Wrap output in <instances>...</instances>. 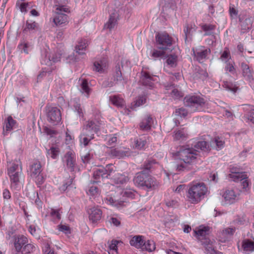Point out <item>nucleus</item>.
Masks as SVG:
<instances>
[{
    "mask_svg": "<svg viewBox=\"0 0 254 254\" xmlns=\"http://www.w3.org/2000/svg\"><path fill=\"white\" fill-rule=\"evenodd\" d=\"M199 150L206 153L208 152L210 150L209 143L205 141H198L194 145V148L186 146L181 147L177 152V155L183 162L176 165L177 171L196 172L198 169L196 165L197 152Z\"/></svg>",
    "mask_w": 254,
    "mask_h": 254,
    "instance_id": "1",
    "label": "nucleus"
},
{
    "mask_svg": "<svg viewBox=\"0 0 254 254\" xmlns=\"http://www.w3.org/2000/svg\"><path fill=\"white\" fill-rule=\"evenodd\" d=\"M173 39L168 33H156L155 47L150 52V57L154 61L161 60L170 53L173 48Z\"/></svg>",
    "mask_w": 254,
    "mask_h": 254,
    "instance_id": "2",
    "label": "nucleus"
},
{
    "mask_svg": "<svg viewBox=\"0 0 254 254\" xmlns=\"http://www.w3.org/2000/svg\"><path fill=\"white\" fill-rule=\"evenodd\" d=\"M153 161H148L143 164L142 171L136 173L133 179L134 183L138 187L147 191L154 189L156 182L150 175V169L152 167Z\"/></svg>",
    "mask_w": 254,
    "mask_h": 254,
    "instance_id": "3",
    "label": "nucleus"
},
{
    "mask_svg": "<svg viewBox=\"0 0 254 254\" xmlns=\"http://www.w3.org/2000/svg\"><path fill=\"white\" fill-rule=\"evenodd\" d=\"M101 123L96 119L89 120L83 126L82 131L79 135L81 144L86 146L91 144V141L100 129Z\"/></svg>",
    "mask_w": 254,
    "mask_h": 254,
    "instance_id": "4",
    "label": "nucleus"
},
{
    "mask_svg": "<svg viewBox=\"0 0 254 254\" xmlns=\"http://www.w3.org/2000/svg\"><path fill=\"white\" fill-rule=\"evenodd\" d=\"M193 236L203 245L207 251L210 254H217L218 251L212 247L209 238L210 233V227L208 226L200 225L193 230Z\"/></svg>",
    "mask_w": 254,
    "mask_h": 254,
    "instance_id": "5",
    "label": "nucleus"
},
{
    "mask_svg": "<svg viewBox=\"0 0 254 254\" xmlns=\"http://www.w3.org/2000/svg\"><path fill=\"white\" fill-rule=\"evenodd\" d=\"M207 192V188L203 183L191 185L188 190L187 196L188 200L193 204L200 202Z\"/></svg>",
    "mask_w": 254,
    "mask_h": 254,
    "instance_id": "6",
    "label": "nucleus"
},
{
    "mask_svg": "<svg viewBox=\"0 0 254 254\" xmlns=\"http://www.w3.org/2000/svg\"><path fill=\"white\" fill-rule=\"evenodd\" d=\"M184 103L186 107L190 109L191 112L202 111L206 106L205 100L198 95L186 96L184 99Z\"/></svg>",
    "mask_w": 254,
    "mask_h": 254,
    "instance_id": "7",
    "label": "nucleus"
},
{
    "mask_svg": "<svg viewBox=\"0 0 254 254\" xmlns=\"http://www.w3.org/2000/svg\"><path fill=\"white\" fill-rule=\"evenodd\" d=\"M65 49L62 43H58L57 47L54 49L53 52L49 56L46 55L45 58L41 61V64L50 66L52 62H59L62 57L64 58Z\"/></svg>",
    "mask_w": 254,
    "mask_h": 254,
    "instance_id": "8",
    "label": "nucleus"
},
{
    "mask_svg": "<svg viewBox=\"0 0 254 254\" xmlns=\"http://www.w3.org/2000/svg\"><path fill=\"white\" fill-rule=\"evenodd\" d=\"M46 116L48 121L53 125H57L62 120L61 111L56 107H47Z\"/></svg>",
    "mask_w": 254,
    "mask_h": 254,
    "instance_id": "9",
    "label": "nucleus"
},
{
    "mask_svg": "<svg viewBox=\"0 0 254 254\" xmlns=\"http://www.w3.org/2000/svg\"><path fill=\"white\" fill-rule=\"evenodd\" d=\"M21 168L18 164L13 163L8 169V175L10 178L11 187L16 188L19 182Z\"/></svg>",
    "mask_w": 254,
    "mask_h": 254,
    "instance_id": "10",
    "label": "nucleus"
},
{
    "mask_svg": "<svg viewBox=\"0 0 254 254\" xmlns=\"http://www.w3.org/2000/svg\"><path fill=\"white\" fill-rule=\"evenodd\" d=\"M28 243V239L22 235H17L13 237L14 249L12 250V254H23L21 251L25 245Z\"/></svg>",
    "mask_w": 254,
    "mask_h": 254,
    "instance_id": "11",
    "label": "nucleus"
},
{
    "mask_svg": "<svg viewBox=\"0 0 254 254\" xmlns=\"http://www.w3.org/2000/svg\"><path fill=\"white\" fill-rule=\"evenodd\" d=\"M123 198L118 199H114L112 196L108 195L104 198L105 202L109 204L115 206L117 208H121L126 206V200L127 199V191H124L122 193Z\"/></svg>",
    "mask_w": 254,
    "mask_h": 254,
    "instance_id": "12",
    "label": "nucleus"
},
{
    "mask_svg": "<svg viewBox=\"0 0 254 254\" xmlns=\"http://www.w3.org/2000/svg\"><path fill=\"white\" fill-rule=\"evenodd\" d=\"M147 143V137L146 136H139L131 138L130 146L132 149L141 150H144Z\"/></svg>",
    "mask_w": 254,
    "mask_h": 254,
    "instance_id": "13",
    "label": "nucleus"
},
{
    "mask_svg": "<svg viewBox=\"0 0 254 254\" xmlns=\"http://www.w3.org/2000/svg\"><path fill=\"white\" fill-rule=\"evenodd\" d=\"M64 162L65 163L66 169L70 172H74L76 168L75 156L71 151L65 153L63 158Z\"/></svg>",
    "mask_w": 254,
    "mask_h": 254,
    "instance_id": "14",
    "label": "nucleus"
},
{
    "mask_svg": "<svg viewBox=\"0 0 254 254\" xmlns=\"http://www.w3.org/2000/svg\"><path fill=\"white\" fill-rule=\"evenodd\" d=\"M192 55L197 61L202 63L206 58L208 54L210 53L209 49H205L204 47H199L192 49Z\"/></svg>",
    "mask_w": 254,
    "mask_h": 254,
    "instance_id": "15",
    "label": "nucleus"
},
{
    "mask_svg": "<svg viewBox=\"0 0 254 254\" xmlns=\"http://www.w3.org/2000/svg\"><path fill=\"white\" fill-rule=\"evenodd\" d=\"M156 76L151 74L149 72L142 70L140 78V83L145 86L152 88L154 86L153 82L155 80Z\"/></svg>",
    "mask_w": 254,
    "mask_h": 254,
    "instance_id": "16",
    "label": "nucleus"
},
{
    "mask_svg": "<svg viewBox=\"0 0 254 254\" xmlns=\"http://www.w3.org/2000/svg\"><path fill=\"white\" fill-rule=\"evenodd\" d=\"M240 67L242 70V75L245 80L248 81L250 83L254 82V70L252 67L245 62H242L240 64Z\"/></svg>",
    "mask_w": 254,
    "mask_h": 254,
    "instance_id": "17",
    "label": "nucleus"
},
{
    "mask_svg": "<svg viewBox=\"0 0 254 254\" xmlns=\"http://www.w3.org/2000/svg\"><path fill=\"white\" fill-rule=\"evenodd\" d=\"M119 16V13L115 11L111 13L108 21L104 25V29L109 31L114 30L117 24Z\"/></svg>",
    "mask_w": 254,
    "mask_h": 254,
    "instance_id": "18",
    "label": "nucleus"
},
{
    "mask_svg": "<svg viewBox=\"0 0 254 254\" xmlns=\"http://www.w3.org/2000/svg\"><path fill=\"white\" fill-rule=\"evenodd\" d=\"M63 10L55 9V15L53 18V22L56 26H60L67 21V15L64 14Z\"/></svg>",
    "mask_w": 254,
    "mask_h": 254,
    "instance_id": "19",
    "label": "nucleus"
},
{
    "mask_svg": "<svg viewBox=\"0 0 254 254\" xmlns=\"http://www.w3.org/2000/svg\"><path fill=\"white\" fill-rule=\"evenodd\" d=\"M88 213L89 220L93 223L100 220L102 216V211L98 207H92L90 208Z\"/></svg>",
    "mask_w": 254,
    "mask_h": 254,
    "instance_id": "20",
    "label": "nucleus"
},
{
    "mask_svg": "<svg viewBox=\"0 0 254 254\" xmlns=\"http://www.w3.org/2000/svg\"><path fill=\"white\" fill-rule=\"evenodd\" d=\"M231 175V178L233 179L235 182L241 181V184L244 189H246L249 186V182L246 179L247 178V175L245 173L236 172L232 173Z\"/></svg>",
    "mask_w": 254,
    "mask_h": 254,
    "instance_id": "21",
    "label": "nucleus"
},
{
    "mask_svg": "<svg viewBox=\"0 0 254 254\" xmlns=\"http://www.w3.org/2000/svg\"><path fill=\"white\" fill-rule=\"evenodd\" d=\"M79 90L80 92L88 98L91 93V89L89 87L87 79L79 78L78 80Z\"/></svg>",
    "mask_w": 254,
    "mask_h": 254,
    "instance_id": "22",
    "label": "nucleus"
},
{
    "mask_svg": "<svg viewBox=\"0 0 254 254\" xmlns=\"http://www.w3.org/2000/svg\"><path fill=\"white\" fill-rule=\"evenodd\" d=\"M242 247L245 254L254 252V238L244 239L242 243Z\"/></svg>",
    "mask_w": 254,
    "mask_h": 254,
    "instance_id": "23",
    "label": "nucleus"
},
{
    "mask_svg": "<svg viewBox=\"0 0 254 254\" xmlns=\"http://www.w3.org/2000/svg\"><path fill=\"white\" fill-rule=\"evenodd\" d=\"M174 139L176 140H183L188 138V130L184 127L176 128L174 131Z\"/></svg>",
    "mask_w": 254,
    "mask_h": 254,
    "instance_id": "24",
    "label": "nucleus"
},
{
    "mask_svg": "<svg viewBox=\"0 0 254 254\" xmlns=\"http://www.w3.org/2000/svg\"><path fill=\"white\" fill-rule=\"evenodd\" d=\"M144 237L142 235H135L129 241V244L131 246L137 249H141L144 245Z\"/></svg>",
    "mask_w": 254,
    "mask_h": 254,
    "instance_id": "25",
    "label": "nucleus"
},
{
    "mask_svg": "<svg viewBox=\"0 0 254 254\" xmlns=\"http://www.w3.org/2000/svg\"><path fill=\"white\" fill-rule=\"evenodd\" d=\"M16 122L13 120L11 116H9L5 120L3 125V134L4 135H7L9 131L13 129L16 126Z\"/></svg>",
    "mask_w": 254,
    "mask_h": 254,
    "instance_id": "26",
    "label": "nucleus"
},
{
    "mask_svg": "<svg viewBox=\"0 0 254 254\" xmlns=\"http://www.w3.org/2000/svg\"><path fill=\"white\" fill-rule=\"evenodd\" d=\"M223 197L227 204H232L235 202L237 194L233 190H226L223 194Z\"/></svg>",
    "mask_w": 254,
    "mask_h": 254,
    "instance_id": "27",
    "label": "nucleus"
},
{
    "mask_svg": "<svg viewBox=\"0 0 254 254\" xmlns=\"http://www.w3.org/2000/svg\"><path fill=\"white\" fill-rule=\"evenodd\" d=\"M88 41L85 39H81L78 41L77 44L75 47V50L79 55H85V51L88 45Z\"/></svg>",
    "mask_w": 254,
    "mask_h": 254,
    "instance_id": "28",
    "label": "nucleus"
},
{
    "mask_svg": "<svg viewBox=\"0 0 254 254\" xmlns=\"http://www.w3.org/2000/svg\"><path fill=\"white\" fill-rule=\"evenodd\" d=\"M70 104L74 109V111L77 112L79 117H83L84 115V111L81 107L80 99L78 98H74L71 100Z\"/></svg>",
    "mask_w": 254,
    "mask_h": 254,
    "instance_id": "29",
    "label": "nucleus"
},
{
    "mask_svg": "<svg viewBox=\"0 0 254 254\" xmlns=\"http://www.w3.org/2000/svg\"><path fill=\"white\" fill-rule=\"evenodd\" d=\"M55 6L56 9L59 10H63L65 13L69 12V8L66 5L68 3V0H54Z\"/></svg>",
    "mask_w": 254,
    "mask_h": 254,
    "instance_id": "30",
    "label": "nucleus"
},
{
    "mask_svg": "<svg viewBox=\"0 0 254 254\" xmlns=\"http://www.w3.org/2000/svg\"><path fill=\"white\" fill-rule=\"evenodd\" d=\"M42 172V166L38 161L34 162L30 167L31 177L37 176Z\"/></svg>",
    "mask_w": 254,
    "mask_h": 254,
    "instance_id": "31",
    "label": "nucleus"
},
{
    "mask_svg": "<svg viewBox=\"0 0 254 254\" xmlns=\"http://www.w3.org/2000/svg\"><path fill=\"white\" fill-rule=\"evenodd\" d=\"M239 21L241 22V26L243 30H250L252 27V22L251 18L247 17L245 19L239 16Z\"/></svg>",
    "mask_w": 254,
    "mask_h": 254,
    "instance_id": "32",
    "label": "nucleus"
},
{
    "mask_svg": "<svg viewBox=\"0 0 254 254\" xmlns=\"http://www.w3.org/2000/svg\"><path fill=\"white\" fill-rule=\"evenodd\" d=\"M144 245L141 248L142 251H146L149 253H151L154 251L156 249V246L155 242L152 240H144Z\"/></svg>",
    "mask_w": 254,
    "mask_h": 254,
    "instance_id": "33",
    "label": "nucleus"
},
{
    "mask_svg": "<svg viewBox=\"0 0 254 254\" xmlns=\"http://www.w3.org/2000/svg\"><path fill=\"white\" fill-rule=\"evenodd\" d=\"M98 181H91L88 185V190L87 193L92 196H96L99 194V190L97 186L95 184L99 183Z\"/></svg>",
    "mask_w": 254,
    "mask_h": 254,
    "instance_id": "34",
    "label": "nucleus"
},
{
    "mask_svg": "<svg viewBox=\"0 0 254 254\" xmlns=\"http://www.w3.org/2000/svg\"><path fill=\"white\" fill-rule=\"evenodd\" d=\"M152 118L150 116H147L140 123L139 127L142 130H150L151 127Z\"/></svg>",
    "mask_w": 254,
    "mask_h": 254,
    "instance_id": "35",
    "label": "nucleus"
},
{
    "mask_svg": "<svg viewBox=\"0 0 254 254\" xmlns=\"http://www.w3.org/2000/svg\"><path fill=\"white\" fill-rule=\"evenodd\" d=\"M109 154L111 157L120 159L126 156V151L122 150L120 148H111L109 151Z\"/></svg>",
    "mask_w": 254,
    "mask_h": 254,
    "instance_id": "36",
    "label": "nucleus"
},
{
    "mask_svg": "<svg viewBox=\"0 0 254 254\" xmlns=\"http://www.w3.org/2000/svg\"><path fill=\"white\" fill-rule=\"evenodd\" d=\"M167 54L163 59H166V63L167 65L171 67H175L177 66L178 57L175 54Z\"/></svg>",
    "mask_w": 254,
    "mask_h": 254,
    "instance_id": "37",
    "label": "nucleus"
},
{
    "mask_svg": "<svg viewBox=\"0 0 254 254\" xmlns=\"http://www.w3.org/2000/svg\"><path fill=\"white\" fill-rule=\"evenodd\" d=\"M147 97L146 95L139 96L137 99L131 104L130 108L135 110L136 107L144 104L146 102Z\"/></svg>",
    "mask_w": 254,
    "mask_h": 254,
    "instance_id": "38",
    "label": "nucleus"
},
{
    "mask_svg": "<svg viewBox=\"0 0 254 254\" xmlns=\"http://www.w3.org/2000/svg\"><path fill=\"white\" fill-rule=\"evenodd\" d=\"M224 141L222 138L216 137L210 142V146L217 150H221L224 147Z\"/></svg>",
    "mask_w": 254,
    "mask_h": 254,
    "instance_id": "39",
    "label": "nucleus"
},
{
    "mask_svg": "<svg viewBox=\"0 0 254 254\" xmlns=\"http://www.w3.org/2000/svg\"><path fill=\"white\" fill-rule=\"evenodd\" d=\"M172 89L170 92L171 96L175 99H179L183 97V93L179 90L177 88H175L174 84H171L170 86H166L167 90H170Z\"/></svg>",
    "mask_w": 254,
    "mask_h": 254,
    "instance_id": "40",
    "label": "nucleus"
},
{
    "mask_svg": "<svg viewBox=\"0 0 254 254\" xmlns=\"http://www.w3.org/2000/svg\"><path fill=\"white\" fill-rule=\"evenodd\" d=\"M223 86L226 90L235 93L238 90V86L235 84L230 81H224Z\"/></svg>",
    "mask_w": 254,
    "mask_h": 254,
    "instance_id": "41",
    "label": "nucleus"
},
{
    "mask_svg": "<svg viewBox=\"0 0 254 254\" xmlns=\"http://www.w3.org/2000/svg\"><path fill=\"white\" fill-rule=\"evenodd\" d=\"M105 64L104 60L95 61L93 64V70L97 72H102L105 66Z\"/></svg>",
    "mask_w": 254,
    "mask_h": 254,
    "instance_id": "42",
    "label": "nucleus"
},
{
    "mask_svg": "<svg viewBox=\"0 0 254 254\" xmlns=\"http://www.w3.org/2000/svg\"><path fill=\"white\" fill-rule=\"evenodd\" d=\"M110 100L114 105L119 107H123L125 104L124 99L117 96L110 97Z\"/></svg>",
    "mask_w": 254,
    "mask_h": 254,
    "instance_id": "43",
    "label": "nucleus"
},
{
    "mask_svg": "<svg viewBox=\"0 0 254 254\" xmlns=\"http://www.w3.org/2000/svg\"><path fill=\"white\" fill-rule=\"evenodd\" d=\"M59 149L56 147L52 146L49 149H47V156H50L53 159H56L59 156Z\"/></svg>",
    "mask_w": 254,
    "mask_h": 254,
    "instance_id": "44",
    "label": "nucleus"
},
{
    "mask_svg": "<svg viewBox=\"0 0 254 254\" xmlns=\"http://www.w3.org/2000/svg\"><path fill=\"white\" fill-rule=\"evenodd\" d=\"M114 182L116 184L122 185L126 182V177L124 174L118 173L114 178Z\"/></svg>",
    "mask_w": 254,
    "mask_h": 254,
    "instance_id": "45",
    "label": "nucleus"
},
{
    "mask_svg": "<svg viewBox=\"0 0 254 254\" xmlns=\"http://www.w3.org/2000/svg\"><path fill=\"white\" fill-rule=\"evenodd\" d=\"M105 171L102 170V168L97 169L96 170L94 171L93 172V177L95 180H98L100 178L103 179L106 178L107 175L104 173Z\"/></svg>",
    "mask_w": 254,
    "mask_h": 254,
    "instance_id": "46",
    "label": "nucleus"
},
{
    "mask_svg": "<svg viewBox=\"0 0 254 254\" xmlns=\"http://www.w3.org/2000/svg\"><path fill=\"white\" fill-rule=\"evenodd\" d=\"M35 247L32 244H28V243L25 245L23 249L21 251L23 254H27L33 252L35 251Z\"/></svg>",
    "mask_w": 254,
    "mask_h": 254,
    "instance_id": "47",
    "label": "nucleus"
},
{
    "mask_svg": "<svg viewBox=\"0 0 254 254\" xmlns=\"http://www.w3.org/2000/svg\"><path fill=\"white\" fill-rule=\"evenodd\" d=\"M234 63L227 62L225 66V70L229 72L231 74L234 75L236 73V69L234 67Z\"/></svg>",
    "mask_w": 254,
    "mask_h": 254,
    "instance_id": "48",
    "label": "nucleus"
},
{
    "mask_svg": "<svg viewBox=\"0 0 254 254\" xmlns=\"http://www.w3.org/2000/svg\"><path fill=\"white\" fill-rule=\"evenodd\" d=\"M188 114V111L183 107L177 109L175 112V115L181 118H185Z\"/></svg>",
    "mask_w": 254,
    "mask_h": 254,
    "instance_id": "49",
    "label": "nucleus"
},
{
    "mask_svg": "<svg viewBox=\"0 0 254 254\" xmlns=\"http://www.w3.org/2000/svg\"><path fill=\"white\" fill-rule=\"evenodd\" d=\"M230 58V54L228 48H226L222 53L220 59L225 63L228 62V60Z\"/></svg>",
    "mask_w": 254,
    "mask_h": 254,
    "instance_id": "50",
    "label": "nucleus"
},
{
    "mask_svg": "<svg viewBox=\"0 0 254 254\" xmlns=\"http://www.w3.org/2000/svg\"><path fill=\"white\" fill-rule=\"evenodd\" d=\"M26 28L28 30H38L39 29V25L36 22L27 21Z\"/></svg>",
    "mask_w": 254,
    "mask_h": 254,
    "instance_id": "51",
    "label": "nucleus"
},
{
    "mask_svg": "<svg viewBox=\"0 0 254 254\" xmlns=\"http://www.w3.org/2000/svg\"><path fill=\"white\" fill-rule=\"evenodd\" d=\"M107 142L108 145H114L117 141V137L116 134L109 135L107 137Z\"/></svg>",
    "mask_w": 254,
    "mask_h": 254,
    "instance_id": "52",
    "label": "nucleus"
},
{
    "mask_svg": "<svg viewBox=\"0 0 254 254\" xmlns=\"http://www.w3.org/2000/svg\"><path fill=\"white\" fill-rule=\"evenodd\" d=\"M102 170H104L106 171L104 172V173L107 175V178H108L109 176L111 175V174L114 171L113 165L112 164H108L106 166L105 168H102Z\"/></svg>",
    "mask_w": 254,
    "mask_h": 254,
    "instance_id": "53",
    "label": "nucleus"
},
{
    "mask_svg": "<svg viewBox=\"0 0 254 254\" xmlns=\"http://www.w3.org/2000/svg\"><path fill=\"white\" fill-rule=\"evenodd\" d=\"M248 222V219L246 217H238L234 220V223L237 225H244Z\"/></svg>",
    "mask_w": 254,
    "mask_h": 254,
    "instance_id": "54",
    "label": "nucleus"
},
{
    "mask_svg": "<svg viewBox=\"0 0 254 254\" xmlns=\"http://www.w3.org/2000/svg\"><path fill=\"white\" fill-rule=\"evenodd\" d=\"M114 80H116L117 81H121L123 79L122 74L120 70V67L116 66V72L114 76Z\"/></svg>",
    "mask_w": 254,
    "mask_h": 254,
    "instance_id": "55",
    "label": "nucleus"
},
{
    "mask_svg": "<svg viewBox=\"0 0 254 254\" xmlns=\"http://www.w3.org/2000/svg\"><path fill=\"white\" fill-rule=\"evenodd\" d=\"M216 26L211 24H205L202 26V28L204 32H210L214 31Z\"/></svg>",
    "mask_w": 254,
    "mask_h": 254,
    "instance_id": "56",
    "label": "nucleus"
},
{
    "mask_svg": "<svg viewBox=\"0 0 254 254\" xmlns=\"http://www.w3.org/2000/svg\"><path fill=\"white\" fill-rule=\"evenodd\" d=\"M59 231L64 233L66 234H70V229L67 225L61 224L59 225Z\"/></svg>",
    "mask_w": 254,
    "mask_h": 254,
    "instance_id": "57",
    "label": "nucleus"
},
{
    "mask_svg": "<svg viewBox=\"0 0 254 254\" xmlns=\"http://www.w3.org/2000/svg\"><path fill=\"white\" fill-rule=\"evenodd\" d=\"M196 76H197L202 80H204L208 76V73L205 70L200 69L196 73Z\"/></svg>",
    "mask_w": 254,
    "mask_h": 254,
    "instance_id": "58",
    "label": "nucleus"
},
{
    "mask_svg": "<svg viewBox=\"0 0 254 254\" xmlns=\"http://www.w3.org/2000/svg\"><path fill=\"white\" fill-rule=\"evenodd\" d=\"M235 228H227L223 230L222 234L225 236H231L235 232Z\"/></svg>",
    "mask_w": 254,
    "mask_h": 254,
    "instance_id": "59",
    "label": "nucleus"
},
{
    "mask_svg": "<svg viewBox=\"0 0 254 254\" xmlns=\"http://www.w3.org/2000/svg\"><path fill=\"white\" fill-rule=\"evenodd\" d=\"M33 196L34 197H36L35 199L34 200L35 204L37 206L38 208H41L42 202L40 200L39 197L38 193L37 191H34L33 192Z\"/></svg>",
    "mask_w": 254,
    "mask_h": 254,
    "instance_id": "60",
    "label": "nucleus"
},
{
    "mask_svg": "<svg viewBox=\"0 0 254 254\" xmlns=\"http://www.w3.org/2000/svg\"><path fill=\"white\" fill-rule=\"evenodd\" d=\"M78 60V58L76 56L74 55V53L68 56L65 57V62L67 63H70L71 62H76Z\"/></svg>",
    "mask_w": 254,
    "mask_h": 254,
    "instance_id": "61",
    "label": "nucleus"
},
{
    "mask_svg": "<svg viewBox=\"0 0 254 254\" xmlns=\"http://www.w3.org/2000/svg\"><path fill=\"white\" fill-rule=\"evenodd\" d=\"M196 30V26L194 24H187L185 27L184 32H194Z\"/></svg>",
    "mask_w": 254,
    "mask_h": 254,
    "instance_id": "62",
    "label": "nucleus"
},
{
    "mask_svg": "<svg viewBox=\"0 0 254 254\" xmlns=\"http://www.w3.org/2000/svg\"><path fill=\"white\" fill-rule=\"evenodd\" d=\"M229 13L232 18H236L238 15V10H237L234 5H230L229 7Z\"/></svg>",
    "mask_w": 254,
    "mask_h": 254,
    "instance_id": "63",
    "label": "nucleus"
},
{
    "mask_svg": "<svg viewBox=\"0 0 254 254\" xmlns=\"http://www.w3.org/2000/svg\"><path fill=\"white\" fill-rule=\"evenodd\" d=\"M32 178L35 179V182L37 184L41 185L44 181V178L42 173L39 174L37 176H33Z\"/></svg>",
    "mask_w": 254,
    "mask_h": 254,
    "instance_id": "64",
    "label": "nucleus"
}]
</instances>
